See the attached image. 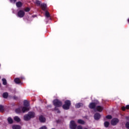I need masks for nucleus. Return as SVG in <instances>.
I'll return each instance as SVG.
<instances>
[{"instance_id":"29","label":"nucleus","mask_w":129,"mask_h":129,"mask_svg":"<svg viewBox=\"0 0 129 129\" xmlns=\"http://www.w3.org/2000/svg\"><path fill=\"white\" fill-rule=\"evenodd\" d=\"M17 2V0H10V3L12 4H15Z\"/></svg>"},{"instance_id":"3","label":"nucleus","mask_w":129,"mask_h":129,"mask_svg":"<svg viewBox=\"0 0 129 129\" xmlns=\"http://www.w3.org/2000/svg\"><path fill=\"white\" fill-rule=\"evenodd\" d=\"M53 104L54 106H55L54 108L55 110L56 109V107H60V106H62V102L58 99H55L53 100Z\"/></svg>"},{"instance_id":"5","label":"nucleus","mask_w":129,"mask_h":129,"mask_svg":"<svg viewBox=\"0 0 129 129\" xmlns=\"http://www.w3.org/2000/svg\"><path fill=\"white\" fill-rule=\"evenodd\" d=\"M18 16L19 18H23L25 16V12L23 10H20L18 13Z\"/></svg>"},{"instance_id":"26","label":"nucleus","mask_w":129,"mask_h":129,"mask_svg":"<svg viewBox=\"0 0 129 129\" xmlns=\"http://www.w3.org/2000/svg\"><path fill=\"white\" fill-rule=\"evenodd\" d=\"M0 111H4V106L0 105Z\"/></svg>"},{"instance_id":"23","label":"nucleus","mask_w":129,"mask_h":129,"mask_svg":"<svg viewBox=\"0 0 129 129\" xmlns=\"http://www.w3.org/2000/svg\"><path fill=\"white\" fill-rule=\"evenodd\" d=\"M22 111V110H21V108H18L16 110V113H20V112Z\"/></svg>"},{"instance_id":"35","label":"nucleus","mask_w":129,"mask_h":129,"mask_svg":"<svg viewBox=\"0 0 129 129\" xmlns=\"http://www.w3.org/2000/svg\"><path fill=\"white\" fill-rule=\"evenodd\" d=\"M125 118L127 119V120H129V116L125 117Z\"/></svg>"},{"instance_id":"32","label":"nucleus","mask_w":129,"mask_h":129,"mask_svg":"<svg viewBox=\"0 0 129 129\" xmlns=\"http://www.w3.org/2000/svg\"><path fill=\"white\" fill-rule=\"evenodd\" d=\"M39 129H47V127H46V126H43L42 127H41Z\"/></svg>"},{"instance_id":"31","label":"nucleus","mask_w":129,"mask_h":129,"mask_svg":"<svg viewBox=\"0 0 129 129\" xmlns=\"http://www.w3.org/2000/svg\"><path fill=\"white\" fill-rule=\"evenodd\" d=\"M25 12H29L30 11V8H27L25 9Z\"/></svg>"},{"instance_id":"13","label":"nucleus","mask_w":129,"mask_h":129,"mask_svg":"<svg viewBox=\"0 0 129 129\" xmlns=\"http://www.w3.org/2000/svg\"><path fill=\"white\" fill-rule=\"evenodd\" d=\"M96 109H97V111L101 112V111H102L103 108L100 106H98L96 107Z\"/></svg>"},{"instance_id":"4","label":"nucleus","mask_w":129,"mask_h":129,"mask_svg":"<svg viewBox=\"0 0 129 129\" xmlns=\"http://www.w3.org/2000/svg\"><path fill=\"white\" fill-rule=\"evenodd\" d=\"M70 105H71V102L70 100H67L64 102V104L63 105L62 108L66 110L69 109Z\"/></svg>"},{"instance_id":"37","label":"nucleus","mask_w":129,"mask_h":129,"mask_svg":"<svg viewBox=\"0 0 129 129\" xmlns=\"http://www.w3.org/2000/svg\"><path fill=\"white\" fill-rule=\"evenodd\" d=\"M0 79H1V77H0ZM0 86H1V83H0Z\"/></svg>"},{"instance_id":"21","label":"nucleus","mask_w":129,"mask_h":129,"mask_svg":"<svg viewBox=\"0 0 129 129\" xmlns=\"http://www.w3.org/2000/svg\"><path fill=\"white\" fill-rule=\"evenodd\" d=\"M8 122H9V123L11 124V123H13V122L14 121L13 120V119H12V118L9 117V118H8Z\"/></svg>"},{"instance_id":"10","label":"nucleus","mask_w":129,"mask_h":129,"mask_svg":"<svg viewBox=\"0 0 129 129\" xmlns=\"http://www.w3.org/2000/svg\"><path fill=\"white\" fill-rule=\"evenodd\" d=\"M39 120L41 122H45V121H46V118L43 116H40L39 117Z\"/></svg>"},{"instance_id":"12","label":"nucleus","mask_w":129,"mask_h":129,"mask_svg":"<svg viewBox=\"0 0 129 129\" xmlns=\"http://www.w3.org/2000/svg\"><path fill=\"white\" fill-rule=\"evenodd\" d=\"M14 81L16 84H20V83H21V80L18 78L15 79Z\"/></svg>"},{"instance_id":"15","label":"nucleus","mask_w":129,"mask_h":129,"mask_svg":"<svg viewBox=\"0 0 129 129\" xmlns=\"http://www.w3.org/2000/svg\"><path fill=\"white\" fill-rule=\"evenodd\" d=\"M16 6H17V8H21V7H22V6H23V4L22 3V2H19L16 3Z\"/></svg>"},{"instance_id":"9","label":"nucleus","mask_w":129,"mask_h":129,"mask_svg":"<svg viewBox=\"0 0 129 129\" xmlns=\"http://www.w3.org/2000/svg\"><path fill=\"white\" fill-rule=\"evenodd\" d=\"M89 106L90 108L93 109L95 107V106H96V103H91L89 104Z\"/></svg>"},{"instance_id":"25","label":"nucleus","mask_w":129,"mask_h":129,"mask_svg":"<svg viewBox=\"0 0 129 129\" xmlns=\"http://www.w3.org/2000/svg\"><path fill=\"white\" fill-rule=\"evenodd\" d=\"M106 118H107L108 119H111V118H112V117L111 116V115H108L107 116H106Z\"/></svg>"},{"instance_id":"33","label":"nucleus","mask_w":129,"mask_h":129,"mask_svg":"<svg viewBox=\"0 0 129 129\" xmlns=\"http://www.w3.org/2000/svg\"><path fill=\"white\" fill-rule=\"evenodd\" d=\"M125 108H126V109H129V105H127L125 106Z\"/></svg>"},{"instance_id":"11","label":"nucleus","mask_w":129,"mask_h":129,"mask_svg":"<svg viewBox=\"0 0 129 129\" xmlns=\"http://www.w3.org/2000/svg\"><path fill=\"white\" fill-rule=\"evenodd\" d=\"M41 7L42 9L43 10V11H45L46 8H47V5H46L45 4H42L41 5Z\"/></svg>"},{"instance_id":"16","label":"nucleus","mask_w":129,"mask_h":129,"mask_svg":"<svg viewBox=\"0 0 129 129\" xmlns=\"http://www.w3.org/2000/svg\"><path fill=\"white\" fill-rule=\"evenodd\" d=\"M82 105H83V104H82L81 103H78L76 104L75 106L77 108H79L80 107H81V106H82Z\"/></svg>"},{"instance_id":"28","label":"nucleus","mask_w":129,"mask_h":129,"mask_svg":"<svg viewBox=\"0 0 129 129\" xmlns=\"http://www.w3.org/2000/svg\"><path fill=\"white\" fill-rule=\"evenodd\" d=\"M125 126L126 127V128H128L129 129V122H127L125 124Z\"/></svg>"},{"instance_id":"7","label":"nucleus","mask_w":129,"mask_h":129,"mask_svg":"<svg viewBox=\"0 0 129 129\" xmlns=\"http://www.w3.org/2000/svg\"><path fill=\"white\" fill-rule=\"evenodd\" d=\"M119 120L117 118H114L111 120V124L112 125H115L118 122Z\"/></svg>"},{"instance_id":"6","label":"nucleus","mask_w":129,"mask_h":129,"mask_svg":"<svg viewBox=\"0 0 129 129\" xmlns=\"http://www.w3.org/2000/svg\"><path fill=\"white\" fill-rule=\"evenodd\" d=\"M70 127L71 129L76 128V124H75V122L73 120L71 121Z\"/></svg>"},{"instance_id":"30","label":"nucleus","mask_w":129,"mask_h":129,"mask_svg":"<svg viewBox=\"0 0 129 129\" xmlns=\"http://www.w3.org/2000/svg\"><path fill=\"white\" fill-rule=\"evenodd\" d=\"M77 129H83L81 125H79L77 126Z\"/></svg>"},{"instance_id":"27","label":"nucleus","mask_w":129,"mask_h":129,"mask_svg":"<svg viewBox=\"0 0 129 129\" xmlns=\"http://www.w3.org/2000/svg\"><path fill=\"white\" fill-rule=\"evenodd\" d=\"M35 3L36 5H37V6H40V5H41V2H40L39 1H36Z\"/></svg>"},{"instance_id":"24","label":"nucleus","mask_w":129,"mask_h":129,"mask_svg":"<svg viewBox=\"0 0 129 129\" xmlns=\"http://www.w3.org/2000/svg\"><path fill=\"white\" fill-rule=\"evenodd\" d=\"M45 16L46 17H47V18H49V17H50V14H49V12L46 11Z\"/></svg>"},{"instance_id":"34","label":"nucleus","mask_w":129,"mask_h":129,"mask_svg":"<svg viewBox=\"0 0 129 129\" xmlns=\"http://www.w3.org/2000/svg\"><path fill=\"white\" fill-rule=\"evenodd\" d=\"M125 108H126L125 107H122V110L124 111V110H125Z\"/></svg>"},{"instance_id":"36","label":"nucleus","mask_w":129,"mask_h":129,"mask_svg":"<svg viewBox=\"0 0 129 129\" xmlns=\"http://www.w3.org/2000/svg\"><path fill=\"white\" fill-rule=\"evenodd\" d=\"M57 112H60V111H58Z\"/></svg>"},{"instance_id":"2","label":"nucleus","mask_w":129,"mask_h":129,"mask_svg":"<svg viewBox=\"0 0 129 129\" xmlns=\"http://www.w3.org/2000/svg\"><path fill=\"white\" fill-rule=\"evenodd\" d=\"M35 116V113L33 112H29L28 114L24 116V120H30L32 117Z\"/></svg>"},{"instance_id":"20","label":"nucleus","mask_w":129,"mask_h":129,"mask_svg":"<svg viewBox=\"0 0 129 129\" xmlns=\"http://www.w3.org/2000/svg\"><path fill=\"white\" fill-rule=\"evenodd\" d=\"M104 124L105 127H108V126H109V122L105 121Z\"/></svg>"},{"instance_id":"17","label":"nucleus","mask_w":129,"mask_h":129,"mask_svg":"<svg viewBox=\"0 0 129 129\" xmlns=\"http://www.w3.org/2000/svg\"><path fill=\"white\" fill-rule=\"evenodd\" d=\"M13 129H21V126L19 125H14L12 126Z\"/></svg>"},{"instance_id":"8","label":"nucleus","mask_w":129,"mask_h":129,"mask_svg":"<svg viewBox=\"0 0 129 129\" xmlns=\"http://www.w3.org/2000/svg\"><path fill=\"white\" fill-rule=\"evenodd\" d=\"M100 117H101V116H100V114L99 113H96L94 115V118L95 119H96V120H98V119H99Z\"/></svg>"},{"instance_id":"19","label":"nucleus","mask_w":129,"mask_h":129,"mask_svg":"<svg viewBox=\"0 0 129 129\" xmlns=\"http://www.w3.org/2000/svg\"><path fill=\"white\" fill-rule=\"evenodd\" d=\"M3 96L4 97V98H8V96H9V93L6 92V93H4Z\"/></svg>"},{"instance_id":"22","label":"nucleus","mask_w":129,"mask_h":129,"mask_svg":"<svg viewBox=\"0 0 129 129\" xmlns=\"http://www.w3.org/2000/svg\"><path fill=\"white\" fill-rule=\"evenodd\" d=\"M2 81H3V85H7V80H6V79H3Z\"/></svg>"},{"instance_id":"18","label":"nucleus","mask_w":129,"mask_h":129,"mask_svg":"<svg viewBox=\"0 0 129 129\" xmlns=\"http://www.w3.org/2000/svg\"><path fill=\"white\" fill-rule=\"evenodd\" d=\"M78 123H80L81 124H84V123H85V122L84 120H83L82 119L78 120Z\"/></svg>"},{"instance_id":"1","label":"nucleus","mask_w":129,"mask_h":129,"mask_svg":"<svg viewBox=\"0 0 129 129\" xmlns=\"http://www.w3.org/2000/svg\"><path fill=\"white\" fill-rule=\"evenodd\" d=\"M24 107L22 108V111L23 113L26 112V111H28L30 109V104L29 102L27 100H25L24 102Z\"/></svg>"},{"instance_id":"14","label":"nucleus","mask_w":129,"mask_h":129,"mask_svg":"<svg viewBox=\"0 0 129 129\" xmlns=\"http://www.w3.org/2000/svg\"><path fill=\"white\" fill-rule=\"evenodd\" d=\"M14 120H15V121H17V122H20V121H21V119L20 118V117L17 116L14 117Z\"/></svg>"}]
</instances>
